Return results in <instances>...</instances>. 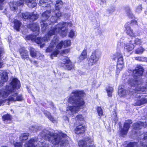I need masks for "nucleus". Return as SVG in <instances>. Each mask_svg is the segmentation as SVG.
<instances>
[{
    "label": "nucleus",
    "mask_w": 147,
    "mask_h": 147,
    "mask_svg": "<svg viewBox=\"0 0 147 147\" xmlns=\"http://www.w3.org/2000/svg\"><path fill=\"white\" fill-rule=\"evenodd\" d=\"M87 57V51L86 50L84 49L83 50L81 55L79 57L80 61H82L86 58Z\"/></svg>",
    "instance_id": "23"
},
{
    "label": "nucleus",
    "mask_w": 147,
    "mask_h": 147,
    "mask_svg": "<svg viewBox=\"0 0 147 147\" xmlns=\"http://www.w3.org/2000/svg\"><path fill=\"white\" fill-rule=\"evenodd\" d=\"M127 15L129 18H132L133 17V15L132 14V12L130 11H129L127 13Z\"/></svg>",
    "instance_id": "46"
},
{
    "label": "nucleus",
    "mask_w": 147,
    "mask_h": 147,
    "mask_svg": "<svg viewBox=\"0 0 147 147\" xmlns=\"http://www.w3.org/2000/svg\"><path fill=\"white\" fill-rule=\"evenodd\" d=\"M97 111L98 115L101 116L103 115L102 110L100 107H98L97 108Z\"/></svg>",
    "instance_id": "38"
},
{
    "label": "nucleus",
    "mask_w": 147,
    "mask_h": 147,
    "mask_svg": "<svg viewBox=\"0 0 147 147\" xmlns=\"http://www.w3.org/2000/svg\"><path fill=\"white\" fill-rule=\"evenodd\" d=\"M33 62L34 63V64H35L36 63V61H34Z\"/></svg>",
    "instance_id": "55"
},
{
    "label": "nucleus",
    "mask_w": 147,
    "mask_h": 147,
    "mask_svg": "<svg viewBox=\"0 0 147 147\" xmlns=\"http://www.w3.org/2000/svg\"><path fill=\"white\" fill-rule=\"evenodd\" d=\"M135 59L137 60L140 61H146L147 62V58L142 57H135Z\"/></svg>",
    "instance_id": "35"
},
{
    "label": "nucleus",
    "mask_w": 147,
    "mask_h": 147,
    "mask_svg": "<svg viewBox=\"0 0 147 147\" xmlns=\"http://www.w3.org/2000/svg\"><path fill=\"white\" fill-rule=\"evenodd\" d=\"M143 126L145 127H147V122H145L144 123L140 121L137 122L134 124L133 127L134 129H139L142 127Z\"/></svg>",
    "instance_id": "16"
},
{
    "label": "nucleus",
    "mask_w": 147,
    "mask_h": 147,
    "mask_svg": "<svg viewBox=\"0 0 147 147\" xmlns=\"http://www.w3.org/2000/svg\"><path fill=\"white\" fill-rule=\"evenodd\" d=\"M28 133H24L21 134L20 138V140L23 142L24 141L26 140L28 138Z\"/></svg>",
    "instance_id": "27"
},
{
    "label": "nucleus",
    "mask_w": 147,
    "mask_h": 147,
    "mask_svg": "<svg viewBox=\"0 0 147 147\" xmlns=\"http://www.w3.org/2000/svg\"><path fill=\"white\" fill-rule=\"evenodd\" d=\"M132 121L130 120L126 121L125 123L123 128L120 129L121 134L122 135H125L127 134L130 127V125L132 123Z\"/></svg>",
    "instance_id": "13"
},
{
    "label": "nucleus",
    "mask_w": 147,
    "mask_h": 147,
    "mask_svg": "<svg viewBox=\"0 0 147 147\" xmlns=\"http://www.w3.org/2000/svg\"><path fill=\"white\" fill-rule=\"evenodd\" d=\"M135 144V143H130L127 145V147H134V144Z\"/></svg>",
    "instance_id": "49"
},
{
    "label": "nucleus",
    "mask_w": 147,
    "mask_h": 147,
    "mask_svg": "<svg viewBox=\"0 0 147 147\" xmlns=\"http://www.w3.org/2000/svg\"><path fill=\"white\" fill-rule=\"evenodd\" d=\"M85 142H86V144L87 143H92L93 142V140L89 138H87L85 139Z\"/></svg>",
    "instance_id": "42"
},
{
    "label": "nucleus",
    "mask_w": 147,
    "mask_h": 147,
    "mask_svg": "<svg viewBox=\"0 0 147 147\" xmlns=\"http://www.w3.org/2000/svg\"><path fill=\"white\" fill-rule=\"evenodd\" d=\"M115 10V8L114 7H113L111 8L109 10V13H111L113 12H114V11Z\"/></svg>",
    "instance_id": "50"
},
{
    "label": "nucleus",
    "mask_w": 147,
    "mask_h": 147,
    "mask_svg": "<svg viewBox=\"0 0 147 147\" xmlns=\"http://www.w3.org/2000/svg\"><path fill=\"white\" fill-rule=\"evenodd\" d=\"M5 0H0V2H3Z\"/></svg>",
    "instance_id": "54"
},
{
    "label": "nucleus",
    "mask_w": 147,
    "mask_h": 147,
    "mask_svg": "<svg viewBox=\"0 0 147 147\" xmlns=\"http://www.w3.org/2000/svg\"><path fill=\"white\" fill-rule=\"evenodd\" d=\"M30 13L26 12L24 13H20L19 16L21 17L24 20H26V19L30 18Z\"/></svg>",
    "instance_id": "22"
},
{
    "label": "nucleus",
    "mask_w": 147,
    "mask_h": 147,
    "mask_svg": "<svg viewBox=\"0 0 147 147\" xmlns=\"http://www.w3.org/2000/svg\"><path fill=\"white\" fill-rule=\"evenodd\" d=\"M142 8L141 5L138 6L136 9V11L138 13H139L142 11Z\"/></svg>",
    "instance_id": "44"
},
{
    "label": "nucleus",
    "mask_w": 147,
    "mask_h": 147,
    "mask_svg": "<svg viewBox=\"0 0 147 147\" xmlns=\"http://www.w3.org/2000/svg\"><path fill=\"white\" fill-rule=\"evenodd\" d=\"M145 51V49L143 48L142 47H140L137 48L135 51V53L137 54H142Z\"/></svg>",
    "instance_id": "28"
},
{
    "label": "nucleus",
    "mask_w": 147,
    "mask_h": 147,
    "mask_svg": "<svg viewBox=\"0 0 147 147\" xmlns=\"http://www.w3.org/2000/svg\"><path fill=\"white\" fill-rule=\"evenodd\" d=\"M113 120L114 121L115 123H116L118 121V118L117 117V114L116 112H114L113 115L112 116Z\"/></svg>",
    "instance_id": "39"
},
{
    "label": "nucleus",
    "mask_w": 147,
    "mask_h": 147,
    "mask_svg": "<svg viewBox=\"0 0 147 147\" xmlns=\"http://www.w3.org/2000/svg\"><path fill=\"white\" fill-rule=\"evenodd\" d=\"M29 50L30 52V55L32 57L35 58L37 57L36 55L38 52H36L34 48L30 47Z\"/></svg>",
    "instance_id": "26"
},
{
    "label": "nucleus",
    "mask_w": 147,
    "mask_h": 147,
    "mask_svg": "<svg viewBox=\"0 0 147 147\" xmlns=\"http://www.w3.org/2000/svg\"><path fill=\"white\" fill-rule=\"evenodd\" d=\"M19 3L16 1L11 2L9 3V5L11 10L13 11L16 10L18 8V6L23 4L25 2L28 6L30 8L34 7L36 5L35 0H19Z\"/></svg>",
    "instance_id": "7"
},
{
    "label": "nucleus",
    "mask_w": 147,
    "mask_h": 147,
    "mask_svg": "<svg viewBox=\"0 0 147 147\" xmlns=\"http://www.w3.org/2000/svg\"><path fill=\"white\" fill-rule=\"evenodd\" d=\"M36 3V1L34 2ZM51 1L50 0H40L39 3V5L40 6H42L43 7H51L50 5Z\"/></svg>",
    "instance_id": "17"
},
{
    "label": "nucleus",
    "mask_w": 147,
    "mask_h": 147,
    "mask_svg": "<svg viewBox=\"0 0 147 147\" xmlns=\"http://www.w3.org/2000/svg\"><path fill=\"white\" fill-rule=\"evenodd\" d=\"M63 2L61 0H58L57 1L55 4V9L56 10L53 12L52 16L49 20L45 22L49 18L51 12L49 11H47L44 12L42 14V22H40L41 26L42 27V30L43 32L47 28L48 25L47 24H49V25L51 24L52 23L56 22L57 20L60 17L62 16V14L61 12L59 11V9L62 7Z\"/></svg>",
    "instance_id": "3"
},
{
    "label": "nucleus",
    "mask_w": 147,
    "mask_h": 147,
    "mask_svg": "<svg viewBox=\"0 0 147 147\" xmlns=\"http://www.w3.org/2000/svg\"><path fill=\"white\" fill-rule=\"evenodd\" d=\"M1 147H8L7 146H1Z\"/></svg>",
    "instance_id": "56"
},
{
    "label": "nucleus",
    "mask_w": 147,
    "mask_h": 147,
    "mask_svg": "<svg viewBox=\"0 0 147 147\" xmlns=\"http://www.w3.org/2000/svg\"><path fill=\"white\" fill-rule=\"evenodd\" d=\"M106 90L108 96L109 97H111L112 95V93L113 91V88L110 86H108L106 88Z\"/></svg>",
    "instance_id": "25"
},
{
    "label": "nucleus",
    "mask_w": 147,
    "mask_h": 147,
    "mask_svg": "<svg viewBox=\"0 0 147 147\" xmlns=\"http://www.w3.org/2000/svg\"><path fill=\"white\" fill-rule=\"evenodd\" d=\"M73 26V24L71 22H62L59 23L57 25V27L59 28L61 26V28H67L68 27H71Z\"/></svg>",
    "instance_id": "19"
},
{
    "label": "nucleus",
    "mask_w": 147,
    "mask_h": 147,
    "mask_svg": "<svg viewBox=\"0 0 147 147\" xmlns=\"http://www.w3.org/2000/svg\"><path fill=\"white\" fill-rule=\"evenodd\" d=\"M37 141L36 140L31 139L28 142L26 143L24 145V147H37Z\"/></svg>",
    "instance_id": "14"
},
{
    "label": "nucleus",
    "mask_w": 147,
    "mask_h": 147,
    "mask_svg": "<svg viewBox=\"0 0 147 147\" xmlns=\"http://www.w3.org/2000/svg\"><path fill=\"white\" fill-rule=\"evenodd\" d=\"M123 59L122 56L121 55L118 59V61L117 63H119L120 64H124Z\"/></svg>",
    "instance_id": "36"
},
{
    "label": "nucleus",
    "mask_w": 147,
    "mask_h": 147,
    "mask_svg": "<svg viewBox=\"0 0 147 147\" xmlns=\"http://www.w3.org/2000/svg\"><path fill=\"white\" fill-rule=\"evenodd\" d=\"M30 15H30L29 19L31 20L32 21L36 20L38 18V15L36 13H30Z\"/></svg>",
    "instance_id": "29"
},
{
    "label": "nucleus",
    "mask_w": 147,
    "mask_h": 147,
    "mask_svg": "<svg viewBox=\"0 0 147 147\" xmlns=\"http://www.w3.org/2000/svg\"><path fill=\"white\" fill-rule=\"evenodd\" d=\"M76 36L75 32L73 30H71L69 33L68 37L71 38H74Z\"/></svg>",
    "instance_id": "32"
},
{
    "label": "nucleus",
    "mask_w": 147,
    "mask_h": 147,
    "mask_svg": "<svg viewBox=\"0 0 147 147\" xmlns=\"http://www.w3.org/2000/svg\"><path fill=\"white\" fill-rule=\"evenodd\" d=\"M84 119V117L81 115H79L76 116V120L78 121H82Z\"/></svg>",
    "instance_id": "41"
},
{
    "label": "nucleus",
    "mask_w": 147,
    "mask_h": 147,
    "mask_svg": "<svg viewBox=\"0 0 147 147\" xmlns=\"http://www.w3.org/2000/svg\"><path fill=\"white\" fill-rule=\"evenodd\" d=\"M66 136H67L66 134L62 132L59 133L58 136L57 134H54L53 136H51L49 140L54 144H59L61 146H63L66 145L67 142V141H63V138Z\"/></svg>",
    "instance_id": "8"
},
{
    "label": "nucleus",
    "mask_w": 147,
    "mask_h": 147,
    "mask_svg": "<svg viewBox=\"0 0 147 147\" xmlns=\"http://www.w3.org/2000/svg\"><path fill=\"white\" fill-rule=\"evenodd\" d=\"M59 28L57 27V25L55 27L51 28L49 31L43 38H41L38 37L36 38L30 36L29 38H31L32 41L36 42L38 44H41L42 45L40 46L41 48L42 47L44 46V42L48 41L50 40L51 36L53 35H57L58 33L62 37L66 36L67 34L68 29L67 28H61V26Z\"/></svg>",
    "instance_id": "5"
},
{
    "label": "nucleus",
    "mask_w": 147,
    "mask_h": 147,
    "mask_svg": "<svg viewBox=\"0 0 147 147\" xmlns=\"http://www.w3.org/2000/svg\"><path fill=\"white\" fill-rule=\"evenodd\" d=\"M142 136H144V140L147 139V132L144 133V134L142 135Z\"/></svg>",
    "instance_id": "47"
},
{
    "label": "nucleus",
    "mask_w": 147,
    "mask_h": 147,
    "mask_svg": "<svg viewBox=\"0 0 147 147\" xmlns=\"http://www.w3.org/2000/svg\"><path fill=\"white\" fill-rule=\"evenodd\" d=\"M43 147H48V146L47 147L46 146H44Z\"/></svg>",
    "instance_id": "57"
},
{
    "label": "nucleus",
    "mask_w": 147,
    "mask_h": 147,
    "mask_svg": "<svg viewBox=\"0 0 147 147\" xmlns=\"http://www.w3.org/2000/svg\"><path fill=\"white\" fill-rule=\"evenodd\" d=\"M143 69L142 67L138 65L135 69L133 71L134 77L129 79L128 81V84L134 89V93L128 94V92L124 89L119 87L118 91L119 95L121 97H129L130 95L133 94L137 98L136 102L135 103V106H140L146 103L147 102L146 99L143 97L141 98L142 96L140 94L145 93L147 90L145 87L141 86L143 83V80L140 78V76H142L143 72Z\"/></svg>",
    "instance_id": "1"
},
{
    "label": "nucleus",
    "mask_w": 147,
    "mask_h": 147,
    "mask_svg": "<svg viewBox=\"0 0 147 147\" xmlns=\"http://www.w3.org/2000/svg\"><path fill=\"white\" fill-rule=\"evenodd\" d=\"M61 63L63 64H62L61 66L64 67L66 66V69L69 70H71L74 67V65L71 64L68 58L66 57L63 59Z\"/></svg>",
    "instance_id": "12"
},
{
    "label": "nucleus",
    "mask_w": 147,
    "mask_h": 147,
    "mask_svg": "<svg viewBox=\"0 0 147 147\" xmlns=\"http://www.w3.org/2000/svg\"><path fill=\"white\" fill-rule=\"evenodd\" d=\"M29 28H30L33 31H36V34L37 35L38 34V31L39 30V25L37 23H33L31 26L30 25H29L28 26Z\"/></svg>",
    "instance_id": "20"
},
{
    "label": "nucleus",
    "mask_w": 147,
    "mask_h": 147,
    "mask_svg": "<svg viewBox=\"0 0 147 147\" xmlns=\"http://www.w3.org/2000/svg\"><path fill=\"white\" fill-rule=\"evenodd\" d=\"M121 54L119 52H117L111 56V58L115 60L117 58H118L120 56Z\"/></svg>",
    "instance_id": "33"
},
{
    "label": "nucleus",
    "mask_w": 147,
    "mask_h": 147,
    "mask_svg": "<svg viewBox=\"0 0 147 147\" xmlns=\"http://www.w3.org/2000/svg\"><path fill=\"white\" fill-rule=\"evenodd\" d=\"M69 50L68 49H66L62 51L63 53H66L69 52Z\"/></svg>",
    "instance_id": "51"
},
{
    "label": "nucleus",
    "mask_w": 147,
    "mask_h": 147,
    "mask_svg": "<svg viewBox=\"0 0 147 147\" xmlns=\"http://www.w3.org/2000/svg\"><path fill=\"white\" fill-rule=\"evenodd\" d=\"M3 100H0V106L3 103Z\"/></svg>",
    "instance_id": "53"
},
{
    "label": "nucleus",
    "mask_w": 147,
    "mask_h": 147,
    "mask_svg": "<svg viewBox=\"0 0 147 147\" xmlns=\"http://www.w3.org/2000/svg\"><path fill=\"white\" fill-rule=\"evenodd\" d=\"M85 93L83 91L76 90L73 91L68 98L69 102L74 105L69 106L67 108V111H70L72 115L77 113L80 109L83 108L85 102L83 97Z\"/></svg>",
    "instance_id": "2"
},
{
    "label": "nucleus",
    "mask_w": 147,
    "mask_h": 147,
    "mask_svg": "<svg viewBox=\"0 0 147 147\" xmlns=\"http://www.w3.org/2000/svg\"><path fill=\"white\" fill-rule=\"evenodd\" d=\"M20 81L16 78L14 79L9 86H6L5 88L3 90H0V96L3 99L7 97L9 94H11L9 97V101H20L22 100V97L21 95H18L14 93L15 89L20 88Z\"/></svg>",
    "instance_id": "4"
},
{
    "label": "nucleus",
    "mask_w": 147,
    "mask_h": 147,
    "mask_svg": "<svg viewBox=\"0 0 147 147\" xmlns=\"http://www.w3.org/2000/svg\"><path fill=\"white\" fill-rule=\"evenodd\" d=\"M44 113L46 116H47V117L53 123L55 121V120L54 119V118L51 116L50 113L49 112H45Z\"/></svg>",
    "instance_id": "31"
},
{
    "label": "nucleus",
    "mask_w": 147,
    "mask_h": 147,
    "mask_svg": "<svg viewBox=\"0 0 147 147\" xmlns=\"http://www.w3.org/2000/svg\"><path fill=\"white\" fill-rule=\"evenodd\" d=\"M11 119V117L9 114L5 115L3 117V120L4 121L6 120H10Z\"/></svg>",
    "instance_id": "34"
},
{
    "label": "nucleus",
    "mask_w": 147,
    "mask_h": 147,
    "mask_svg": "<svg viewBox=\"0 0 147 147\" xmlns=\"http://www.w3.org/2000/svg\"><path fill=\"white\" fill-rule=\"evenodd\" d=\"M59 40L57 36H55L51 41L49 47L46 50V52H52L50 56L51 59H53L54 57L57 56L59 52V50L62 48L63 46L64 48H65L71 45L70 40L61 41L58 43Z\"/></svg>",
    "instance_id": "6"
},
{
    "label": "nucleus",
    "mask_w": 147,
    "mask_h": 147,
    "mask_svg": "<svg viewBox=\"0 0 147 147\" xmlns=\"http://www.w3.org/2000/svg\"><path fill=\"white\" fill-rule=\"evenodd\" d=\"M124 40L125 44L124 47L125 49L128 52L131 51L134 48L135 46L132 40H129L127 38H125Z\"/></svg>",
    "instance_id": "11"
},
{
    "label": "nucleus",
    "mask_w": 147,
    "mask_h": 147,
    "mask_svg": "<svg viewBox=\"0 0 147 147\" xmlns=\"http://www.w3.org/2000/svg\"><path fill=\"white\" fill-rule=\"evenodd\" d=\"M124 67V64H120L117 63V68L119 69H122Z\"/></svg>",
    "instance_id": "43"
},
{
    "label": "nucleus",
    "mask_w": 147,
    "mask_h": 147,
    "mask_svg": "<svg viewBox=\"0 0 147 147\" xmlns=\"http://www.w3.org/2000/svg\"><path fill=\"white\" fill-rule=\"evenodd\" d=\"M122 69H118V68H117L116 70V74L117 75H118L120 73V71H121Z\"/></svg>",
    "instance_id": "48"
},
{
    "label": "nucleus",
    "mask_w": 147,
    "mask_h": 147,
    "mask_svg": "<svg viewBox=\"0 0 147 147\" xmlns=\"http://www.w3.org/2000/svg\"><path fill=\"white\" fill-rule=\"evenodd\" d=\"M85 130V127L82 125H80L77 127L75 129V131L77 134H83Z\"/></svg>",
    "instance_id": "18"
},
{
    "label": "nucleus",
    "mask_w": 147,
    "mask_h": 147,
    "mask_svg": "<svg viewBox=\"0 0 147 147\" xmlns=\"http://www.w3.org/2000/svg\"><path fill=\"white\" fill-rule=\"evenodd\" d=\"M36 128L37 127L36 126L34 127V126H32L30 127V129H31V131H32L33 132H36L37 131V130H36Z\"/></svg>",
    "instance_id": "45"
},
{
    "label": "nucleus",
    "mask_w": 147,
    "mask_h": 147,
    "mask_svg": "<svg viewBox=\"0 0 147 147\" xmlns=\"http://www.w3.org/2000/svg\"><path fill=\"white\" fill-rule=\"evenodd\" d=\"M101 52L98 50H96L92 53L88 62L89 65L92 66L96 64L101 56Z\"/></svg>",
    "instance_id": "9"
},
{
    "label": "nucleus",
    "mask_w": 147,
    "mask_h": 147,
    "mask_svg": "<svg viewBox=\"0 0 147 147\" xmlns=\"http://www.w3.org/2000/svg\"><path fill=\"white\" fill-rule=\"evenodd\" d=\"M20 52L22 58L26 59L28 57V51L23 49H21L20 50Z\"/></svg>",
    "instance_id": "21"
},
{
    "label": "nucleus",
    "mask_w": 147,
    "mask_h": 147,
    "mask_svg": "<svg viewBox=\"0 0 147 147\" xmlns=\"http://www.w3.org/2000/svg\"><path fill=\"white\" fill-rule=\"evenodd\" d=\"M8 79L7 73L4 72L0 75V86L3 85V83L7 81Z\"/></svg>",
    "instance_id": "15"
},
{
    "label": "nucleus",
    "mask_w": 147,
    "mask_h": 147,
    "mask_svg": "<svg viewBox=\"0 0 147 147\" xmlns=\"http://www.w3.org/2000/svg\"><path fill=\"white\" fill-rule=\"evenodd\" d=\"M86 144V142L85 141H80L78 143V145L80 147H84V146Z\"/></svg>",
    "instance_id": "40"
},
{
    "label": "nucleus",
    "mask_w": 147,
    "mask_h": 147,
    "mask_svg": "<svg viewBox=\"0 0 147 147\" xmlns=\"http://www.w3.org/2000/svg\"><path fill=\"white\" fill-rule=\"evenodd\" d=\"M132 42H133L134 45H140L142 43V41L141 39L138 38H136L134 40H132Z\"/></svg>",
    "instance_id": "30"
},
{
    "label": "nucleus",
    "mask_w": 147,
    "mask_h": 147,
    "mask_svg": "<svg viewBox=\"0 0 147 147\" xmlns=\"http://www.w3.org/2000/svg\"><path fill=\"white\" fill-rule=\"evenodd\" d=\"M3 2H0V10H2L3 9Z\"/></svg>",
    "instance_id": "52"
},
{
    "label": "nucleus",
    "mask_w": 147,
    "mask_h": 147,
    "mask_svg": "<svg viewBox=\"0 0 147 147\" xmlns=\"http://www.w3.org/2000/svg\"><path fill=\"white\" fill-rule=\"evenodd\" d=\"M13 145L15 147H22V142H16L13 143Z\"/></svg>",
    "instance_id": "37"
},
{
    "label": "nucleus",
    "mask_w": 147,
    "mask_h": 147,
    "mask_svg": "<svg viewBox=\"0 0 147 147\" xmlns=\"http://www.w3.org/2000/svg\"><path fill=\"white\" fill-rule=\"evenodd\" d=\"M14 28L17 30H18L21 25V23L18 20H15L14 22Z\"/></svg>",
    "instance_id": "24"
},
{
    "label": "nucleus",
    "mask_w": 147,
    "mask_h": 147,
    "mask_svg": "<svg viewBox=\"0 0 147 147\" xmlns=\"http://www.w3.org/2000/svg\"><path fill=\"white\" fill-rule=\"evenodd\" d=\"M133 22L136 23V21H132L130 23L128 22L125 24L124 26V31L127 35L131 37L136 36L135 33L133 30L131 28L130 24Z\"/></svg>",
    "instance_id": "10"
}]
</instances>
